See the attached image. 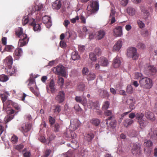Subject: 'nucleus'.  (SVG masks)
Returning a JSON list of instances; mask_svg holds the SVG:
<instances>
[{"mask_svg": "<svg viewBox=\"0 0 157 157\" xmlns=\"http://www.w3.org/2000/svg\"><path fill=\"white\" fill-rule=\"evenodd\" d=\"M140 86L144 88L149 89L152 86V81L147 77L142 78L139 81Z\"/></svg>", "mask_w": 157, "mask_h": 157, "instance_id": "obj_1", "label": "nucleus"}, {"mask_svg": "<svg viewBox=\"0 0 157 157\" xmlns=\"http://www.w3.org/2000/svg\"><path fill=\"white\" fill-rule=\"evenodd\" d=\"M98 2L96 1H93L91 2L90 5L87 7V13L90 14L97 11L98 9Z\"/></svg>", "mask_w": 157, "mask_h": 157, "instance_id": "obj_2", "label": "nucleus"}, {"mask_svg": "<svg viewBox=\"0 0 157 157\" xmlns=\"http://www.w3.org/2000/svg\"><path fill=\"white\" fill-rule=\"evenodd\" d=\"M127 55L129 57H132L133 59H136L138 58L136 49L135 48L132 47L128 48L127 50Z\"/></svg>", "mask_w": 157, "mask_h": 157, "instance_id": "obj_3", "label": "nucleus"}, {"mask_svg": "<svg viewBox=\"0 0 157 157\" xmlns=\"http://www.w3.org/2000/svg\"><path fill=\"white\" fill-rule=\"evenodd\" d=\"M54 70H55V72L57 74L63 76H65L66 75L65 68L61 65L57 66L54 68Z\"/></svg>", "mask_w": 157, "mask_h": 157, "instance_id": "obj_4", "label": "nucleus"}, {"mask_svg": "<svg viewBox=\"0 0 157 157\" xmlns=\"http://www.w3.org/2000/svg\"><path fill=\"white\" fill-rule=\"evenodd\" d=\"M140 9L142 13V17L145 20H147L149 16V12L144 6H141Z\"/></svg>", "mask_w": 157, "mask_h": 157, "instance_id": "obj_5", "label": "nucleus"}, {"mask_svg": "<svg viewBox=\"0 0 157 157\" xmlns=\"http://www.w3.org/2000/svg\"><path fill=\"white\" fill-rule=\"evenodd\" d=\"M100 50L98 48H96L94 52H91L89 55V58L93 62H95L97 60L96 56L99 54Z\"/></svg>", "mask_w": 157, "mask_h": 157, "instance_id": "obj_6", "label": "nucleus"}, {"mask_svg": "<svg viewBox=\"0 0 157 157\" xmlns=\"http://www.w3.org/2000/svg\"><path fill=\"white\" fill-rule=\"evenodd\" d=\"M3 63L5 64L6 66L10 69L13 64V59L12 57L10 56L7 57L3 60Z\"/></svg>", "mask_w": 157, "mask_h": 157, "instance_id": "obj_7", "label": "nucleus"}, {"mask_svg": "<svg viewBox=\"0 0 157 157\" xmlns=\"http://www.w3.org/2000/svg\"><path fill=\"white\" fill-rule=\"evenodd\" d=\"M123 34L121 27L117 26L114 29L113 34L115 36L120 37Z\"/></svg>", "mask_w": 157, "mask_h": 157, "instance_id": "obj_8", "label": "nucleus"}, {"mask_svg": "<svg viewBox=\"0 0 157 157\" xmlns=\"http://www.w3.org/2000/svg\"><path fill=\"white\" fill-rule=\"evenodd\" d=\"M123 45V43L121 40H118L113 46L112 50L115 52H118L121 48Z\"/></svg>", "mask_w": 157, "mask_h": 157, "instance_id": "obj_9", "label": "nucleus"}, {"mask_svg": "<svg viewBox=\"0 0 157 157\" xmlns=\"http://www.w3.org/2000/svg\"><path fill=\"white\" fill-rule=\"evenodd\" d=\"M79 123L77 120H71V124L69 127L70 130L74 131L79 126Z\"/></svg>", "mask_w": 157, "mask_h": 157, "instance_id": "obj_10", "label": "nucleus"}, {"mask_svg": "<svg viewBox=\"0 0 157 157\" xmlns=\"http://www.w3.org/2000/svg\"><path fill=\"white\" fill-rule=\"evenodd\" d=\"M28 39L27 37V35H24L20 38L18 42V45L22 47L25 45L28 42Z\"/></svg>", "mask_w": 157, "mask_h": 157, "instance_id": "obj_11", "label": "nucleus"}, {"mask_svg": "<svg viewBox=\"0 0 157 157\" xmlns=\"http://www.w3.org/2000/svg\"><path fill=\"white\" fill-rule=\"evenodd\" d=\"M65 94L63 91H60L56 98V100L59 103L62 102L64 100Z\"/></svg>", "mask_w": 157, "mask_h": 157, "instance_id": "obj_12", "label": "nucleus"}, {"mask_svg": "<svg viewBox=\"0 0 157 157\" xmlns=\"http://www.w3.org/2000/svg\"><path fill=\"white\" fill-rule=\"evenodd\" d=\"M98 106V104L97 102H93L91 101H89L87 103H86V107L89 108H97L98 109L99 108Z\"/></svg>", "mask_w": 157, "mask_h": 157, "instance_id": "obj_13", "label": "nucleus"}, {"mask_svg": "<svg viewBox=\"0 0 157 157\" xmlns=\"http://www.w3.org/2000/svg\"><path fill=\"white\" fill-rule=\"evenodd\" d=\"M98 62L101 66H107L109 64V62L107 59L104 57H101L98 59Z\"/></svg>", "mask_w": 157, "mask_h": 157, "instance_id": "obj_14", "label": "nucleus"}, {"mask_svg": "<svg viewBox=\"0 0 157 157\" xmlns=\"http://www.w3.org/2000/svg\"><path fill=\"white\" fill-rule=\"evenodd\" d=\"M75 99L77 102L81 103L84 107H86L87 101L86 98H82L80 96H76Z\"/></svg>", "mask_w": 157, "mask_h": 157, "instance_id": "obj_15", "label": "nucleus"}, {"mask_svg": "<svg viewBox=\"0 0 157 157\" xmlns=\"http://www.w3.org/2000/svg\"><path fill=\"white\" fill-rule=\"evenodd\" d=\"M43 23L46 25L47 28H49L52 25L50 18L47 16H44L42 18Z\"/></svg>", "mask_w": 157, "mask_h": 157, "instance_id": "obj_16", "label": "nucleus"}, {"mask_svg": "<svg viewBox=\"0 0 157 157\" xmlns=\"http://www.w3.org/2000/svg\"><path fill=\"white\" fill-rule=\"evenodd\" d=\"M34 19L32 18L29 19V17L27 15L25 16L22 19V23L24 25H25L27 23L29 22L30 25H33Z\"/></svg>", "mask_w": 157, "mask_h": 157, "instance_id": "obj_17", "label": "nucleus"}, {"mask_svg": "<svg viewBox=\"0 0 157 157\" xmlns=\"http://www.w3.org/2000/svg\"><path fill=\"white\" fill-rule=\"evenodd\" d=\"M146 71L151 75H155L157 72L156 68L153 66H148L146 68Z\"/></svg>", "mask_w": 157, "mask_h": 157, "instance_id": "obj_18", "label": "nucleus"}, {"mask_svg": "<svg viewBox=\"0 0 157 157\" xmlns=\"http://www.w3.org/2000/svg\"><path fill=\"white\" fill-rule=\"evenodd\" d=\"M149 134L151 138L157 140V128H151L149 131Z\"/></svg>", "mask_w": 157, "mask_h": 157, "instance_id": "obj_19", "label": "nucleus"}, {"mask_svg": "<svg viewBox=\"0 0 157 157\" xmlns=\"http://www.w3.org/2000/svg\"><path fill=\"white\" fill-rule=\"evenodd\" d=\"M145 116L148 119L152 121H154L155 119L154 114L151 111H146L145 113Z\"/></svg>", "mask_w": 157, "mask_h": 157, "instance_id": "obj_20", "label": "nucleus"}, {"mask_svg": "<svg viewBox=\"0 0 157 157\" xmlns=\"http://www.w3.org/2000/svg\"><path fill=\"white\" fill-rule=\"evenodd\" d=\"M121 64L119 58L118 57H116L113 60V65L114 68H117Z\"/></svg>", "mask_w": 157, "mask_h": 157, "instance_id": "obj_21", "label": "nucleus"}, {"mask_svg": "<svg viewBox=\"0 0 157 157\" xmlns=\"http://www.w3.org/2000/svg\"><path fill=\"white\" fill-rule=\"evenodd\" d=\"M126 11L127 13L131 16L135 15L136 12V9L132 6L128 7L126 9Z\"/></svg>", "mask_w": 157, "mask_h": 157, "instance_id": "obj_22", "label": "nucleus"}, {"mask_svg": "<svg viewBox=\"0 0 157 157\" xmlns=\"http://www.w3.org/2000/svg\"><path fill=\"white\" fill-rule=\"evenodd\" d=\"M61 4L59 0H57L54 2L52 5L53 9H59L61 7Z\"/></svg>", "mask_w": 157, "mask_h": 157, "instance_id": "obj_23", "label": "nucleus"}, {"mask_svg": "<svg viewBox=\"0 0 157 157\" xmlns=\"http://www.w3.org/2000/svg\"><path fill=\"white\" fill-rule=\"evenodd\" d=\"M132 153L133 154H138L140 153L141 152L140 147L139 146L136 144H135L133 147Z\"/></svg>", "mask_w": 157, "mask_h": 157, "instance_id": "obj_24", "label": "nucleus"}, {"mask_svg": "<svg viewBox=\"0 0 157 157\" xmlns=\"http://www.w3.org/2000/svg\"><path fill=\"white\" fill-rule=\"evenodd\" d=\"M115 14V11L112 8L111 9V12L110 15V18L111 20L110 24H112L115 21V19L114 17Z\"/></svg>", "mask_w": 157, "mask_h": 157, "instance_id": "obj_25", "label": "nucleus"}, {"mask_svg": "<svg viewBox=\"0 0 157 157\" xmlns=\"http://www.w3.org/2000/svg\"><path fill=\"white\" fill-rule=\"evenodd\" d=\"M105 32L103 30H100L98 32L96 38L97 39L100 40L102 39L105 35Z\"/></svg>", "mask_w": 157, "mask_h": 157, "instance_id": "obj_26", "label": "nucleus"}, {"mask_svg": "<svg viewBox=\"0 0 157 157\" xmlns=\"http://www.w3.org/2000/svg\"><path fill=\"white\" fill-rule=\"evenodd\" d=\"M96 77L95 74L93 72L89 73L87 75L86 78L89 81H91L94 80Z\"/></svg>", "mask_w": 157, "mask_h": 157, "instance_id": "obj_27", "label": "nucleus"}, {"mask_svg": "<svg viewBox=\"0 0 157 157\" xmlns=\"http://www.w3.org/2000/svg\"><path fill=\"white\" fill-rule=\"evenodd\" d=\"M94 135L92 133L87 134L85 136V139L88 141H90L94 137Z\"/></svg>", "mask_w": 157, "mask_h": 157, "instance_id": "obj_28", "label": "nucleus"}, {"mask_svg": "<svg viewBox=\"0 0 157 157\" xmlns=\"http://www.w3.org/2000/svg\"><path fill=\"white\" fill-rule=\"evenodd\" d=\"M16 34L18 37H20V38H21L22 36L24 35H26V34H23V29L22 28H18L16 32Z\"/></svg>", "mask_w": 157, "mask_h": 157, "instance_id": "obj_29", "label": "nucleus"}, {"mask_svg": "<svg viewBox=\"0 0 157 157\" xmlns=\"http://www.w3.org/2000/svg\"><path fill=\"white\" fill-rule=\"evenodd\" d=\"M133 122V120L129 119H127L125 120L124 125V126L127 127L128 126L131 125Z\"/></svg>", "mask_w": 157, "mask_h": 157, "instance_id": "obj_30", "label": "nucleus"}, {"mask_svg": "<svg viewBox=\"0 0 157 157\" xmlns=\"http://www.w3.org/2000/svg\"><path fill=\"white\" fill-rule=\"evenodd\" d=\"M79 58L80 56L77 52L74 51L72 52L71 58L73 60H76L79 59Z\"/></svg>", "mask_w": 157, "mask_h": 157, "instance_id": "obj_31", "label": "nucleus"}, {"mask_svg": "<svg viewBox=\"0 0 157 157\" xmlns=\"http://www.w3.org/2000/svg\"><path fill=\"white\" fill-rule=\"evenodd\" d=\"M141 128L144 127L147 124L148 122L146 120H144L143 119L138 122Z\"/></svg>", "mask_w": 157, "mask_h": 157, "instance_id": "obj_32", "label": "nucleus"}, {"mask_svg": "<svg viewBox=\"0 0 157 157\" xmlns=\"http://www.w3.org/2000/svg\"><path fill=\"white\" fill-rule=\"evenodd\" d=\"M144 114L142 113H138L136 114V118L138 120V122L143 119Z\"/></svg>", "mask_w": 157, "mask_h": 157, "instance_id": "obj_33", "label": "nucleus"}, {"mask_svg": "<svg viewBox=\"0 0 157 157\" xmlns=\"http://www.w3.org/2000/svg\"><path fill=\"white\" fill-rule=\"evenodd\" d=\"M22 128V130L24 132H27L30 129L31 126L29 124H25V125H23Z\"/></svg>", "mask_w": 157, "mask_h": 157, "instance_id": "obj_34", "label": "nucleus"}, {"mask_svg": "<svg viewBox=\"0 0 157 157\" xmlns=\"http://www.w3.org/2000/svg\"><path fill=\"white\" fill-rule=\"evenodd\" d=\"M75 33L74 31L69 30L66 32L65 34L66 37V38L68 39L71 37Z\"/></svg>", "mask_w": 157, "mask_h": 157, "instance_id": "obj_35", "label": "nucleus"}, {"mask_svg": "<svg viewBox=\"0 0 157 157\" xmlns=\"http://www.w3.org/2000/svg\"><path fill=\"white\" fill-rule=\"evenodd\" d=\"M33 25H31L33 26V29L34 31H40V25L39 24H36L35 21L34 20Z\"/></svg>", "mask_w": 157, "mask_h": 157, "instance_id": "obj_36", "label": "nucleus"}, {"mask_svg": "<svg viewBox=\"0 0 157 157\" xmlns=\"http://www.w3.org/2000/svg\"><path fill=\"white\" fill-rule=\"evenodd\" d=\"M57 83L60 86V88H62L64 84V80L63 78L61 77H59L57 81Z\"/></svg>", "mask_w": 157, "mask_h": 157, "instance_id": "obj_37", "label": "nucleus"}, {"mask_svg": "<svg viewBox=\"0 0 157 157\" xmlns=\"http://www.w3.org/2000/svg\"><path fill=\"white\" fill-rule=\"evenodd\" d=\"M153 143L152 141L150 140H145L144 142V145L145 146L150 147L152 146Z\"/></svg>", "mask_w": 157, "mask_h": 157, "instance_id": "obj_38", "label": "nucleus"}, {"mask_svg": "<svg viewBox=\"0 0 157 157\" xmlns=\"http://www.w3.org/2000/svg\"><path fill=\"white\" fill-rule=\"evenodd\" d=\"M9 95V94L7 92L3 94H1V96L3 102L6 100Z\"/></svg>", "mask_w": 157, "mask_h": 157, "instance_id": "obj_39", "label": "nucleus"}, {"mask_svg": "<svg viewBox=\"0 0 157 157\" xmlns=\"http://www.w3.org/2000/svg\"><path fill=\"white\" fill-rule=\"evenodd\" d=\"M61 107L60 106L57 105L55 106V109H54L55 114H58L60 111Z\"/></svg>", "mask_w": 157, "mask_h": 157, "instance_id": "obj_40", "label": "nucleus"}, {"mask_svg": "<svg viewBox=\"0 0 157 157\" xmlns=\"http://www.w3.org/2000/svg\"><path fill=\"white\" fill-rule=\"evenodd\" d=\"M22 51L21 49L17 48L15 50L14 52V55L15 56H19L21 55Z\"/></svg>", "mask_w": 157, "mask_h": 157, "instance_id": "obj_41", "label": "nucleus"}, {"mask_svg": "<svg viewBox=\"0 0 157 157\" xmlns=\"http://www.w3.org/2000/svg\"><path fill=\"white\" fill-rule=\"evenodd\" d=\"M9 79L8 76L6 75H2L0 76V81L4 82L7 81Z\"/></svg>", "mask_w": 157, "mask_h": 157, "instance_id": "obj_42", "label": "nucleus"}, {"mask_svg": "<svg viewBox=\"0 0 157 157\" xmlns=\"http://www.w3.org/2000/svg\"><path fill=\"white\" fill-rule=\"evenodd\" d=\"M126 91L128 93L130 94H132L133 92V88L131 86L129 85L127 86Z\"/></svg>", "mask_w": 157, "mask_h": 157, "instance_id": "obj_43", "label": "nucleus"}, {"mask_svg": "<svg viewBox=\"0 0 157 157\" xmlns=\"http://www.w3.org/2000/svg\"><path fill=\"white\" fill-rule=\"evenodd\" d=\"M100 122V121L98 119H94L91 121V122L95 126H98Z\"/></svg>", "mask_w": 157, "mask_h": 157, "instance_id": "obj_44", "label": "nucleus"}, {"mask_svg": "<svg viewBox=\"0 0 157 157\" xmlns=\"http://www.w3.org/2000/svg\"><path fill=\"white\" fill-rule=\"evenodd\" d=\"M17 140L18 138L15 135H13L11 138V141L13 144H16L17 142Z\"/></svg>", "mask_w": 157, "mask_h": 157, "instance_id": "obj_45", "label": "nucleus"}, {"mask_svg": "<svg viewBox=\"0 0 157 157\" xmlns=\"http://www.w3.org/2000/svg\"><path fill=\"white\" fill-rule=\"evenodd\" d=\"M109 104L108 101H105L103 105L102 109L103 110H106L107 109L109 106Z\"/></svg>", "mask_w": 157, "mask_h": 157, "instance_id": "obj_46", "label": "nucleus"}, {"mask_svg": "<svg viewBox=\"0 0 157 157\" xmlns=\"http://www.w3.org/2000/svg\"><path fill=\"white\" fill-rule=\"evenodd\" d=\"M28 86H36L35 82L33 79H31L30 80Z\"/></svg>", "mask_w": 157, "mask_h": 157, "instance_id": "obj_47", "label": "nucleus"}, {"mask_svg": "<svg viewBox=\"0 0 157 157\" xmlns=\"http://www.w3.org/2000/svg\"><path fill=\"white\" fill-rule=\"evenodd\" d=\"M82 73L84 75H87L89 72L88 69L86 67L83 68L82 71Z\"/></svg>", "mask_w": 157, "mask_h": 157, "instance_id": "obj_48", "label": "nucleus"}, {"mask_svg": "<svg viewBox=\"0 0 157 157\" xmlns=\"http://www.w3.org/2000/svg\"><path fill=\"white\" fill-rule=\"evenodd\" d=\"M24 147L23 145L22 144H20L19 145H15L14 146V148L18 151H19L21 149Z\"/></svg>", "mask_w": 157, "mask_h": 157, "instance_id": "obj_49", "label": "nucleus"}, {"mask_svg": "<svg viewBox=\"0 0 157 157\" xmlns=\"http://www.w3.org/2000/svg\"><path fill=\"white\" fill-rule=\"evenodd\" d=\"M84 85L83 83H81L78 86L77 89L79 90L82 91L84 90Z\"/></svg>", "mask_w": 157, "mask_h": 157, "instance_id": "obj_50", "label": "nucleus"}, {"mask_svg": "<svg viewBox=\"0 0 157 157\" xmlns=\"http://www.w3.org/2000/svg\"><path fill=\"white\" fill-rule=\"evenodd\" d=\"M33 87L34 86H30V89L31 91L36 96H39V94L38 92L34 90V88H33ZM34 87H35V86Z\"/></svg>", "mask_w": 157, "mask_h": 157, "instance_id": "obj_51", "label": "nucleus"}, {"mask_svg": "<svg viewBox=\"0 0 157 157\" xmlns=\"http://www.w3.org/2000/svg\"><path fill=\"white\" fill-rule=\"evenodd\" d=\"M137 23L140 28H142L144 26V24L142 21L138 20L137 21Z\"/></svg>", "mask_w": 157, "mask_h": 157, "instance_id": "obj_52", "label": "nucleus"}, {"mask_svg": "<svg viewBox=\"0 0 157 157\" xmlns=\"http://www.w3.org/2000/svg\"><path fill=\"white\" fill-rule=\"evenodd\" d=\"M142 76V75L141 73L139 72H136L135 74L134 78L135 79H138L140 78H141Z\"/></svg>", "mask_w": 157, "mask_h": 157, "instance_id": "obj_53", "label": "nucleus"}, {"mask_svg": "<svg viewBox=\"0 0 157 157\" xmlns=\"http://www.w3.org/2000/svg\"><path fill=\"white\" fill-rule=\"evenodd\" d=\"M138 47L140 48L143 49L145 48V45L144 44L142 43H139L137 45Z\"/></svg>", "mask_w": 157, "mask_h": 157, "instance_id": "obj_54", "label": "nucleus"}, {"mask_svg": "<svg viewBox=\"0 0 157 157\" xmlns=\"http://www.w3.org/2000/svg\"><path fill=\"white\" fill-rule=\"evenodd\" d=\"M60 126L59 124L56 123L54 125V131L55 132H58L59 131Z\"/></svg>", "mask_w": 157, "mask_h": 157, "instance_id": "obj_55", "label": "nucleus"}, {"mask_svg": "<svg viewBox=\"0 0 157 157\" xmlns=\"http://www.w3.org/2000/svg\"><path fill=\"white\" fill-rule=\"evenodd\" d=\"M129 0H122L121 2V4L123 6H126L128 3Z\"/></svg>", "mask_w": 157, "mask_h": 157, "instance_id": "obj_56", "label": "nucleus"}, {"mask_svg": "<svg viewBox=\"0 0 157 157\" xmlns=\"http://www.w3.org/2000/svg\"><path fill=\"white\" fill-rule=\"evenodd\" d=\"M78 48L79 51L81 52H83L85 49V46L82 45H79Z\"/></svg>", "mask_w": 157, "mask_h": 157, "instance_id": "obj_57", "label": "nucleus"}, {"mask_svg": "<svg viewBox=\"0 0 157 157\" xmlns=\"http://www.w3.org/2000/svg\"><path fill=\"white\" fill-rule=\"evenodd\" d=\"M116 121L115 120H112L110 123V126L112 127H115L116 126Z\"/></svg>", "mask_w": 157, "mask_h": 157, "instance_id": "obj_58", "label": "nucleus"}, {"mask_svg": "<svg viewBox=\"0 0 157 157\" xmlns=\"http://www.w3.org/2000/svg\"><path fill=\"white\" fill-rule=\"evenodd\" d=\"M60 47L62 48H65L66 46V43L63 40H61L60 43Z\"/></svg>", "mask_w": 157, "mask_h": 157, "instance_id": "obj_59", "label": "nucleus"}, {"mask_svg": "<svg viewBox=\"0 0 157 157\" xmlns=\"http://www.w3.org/2000/svg\"><path fill=\"white\" fill-rule=\"evenodd\" d=\"M13 106L17 110L20 111L21 110L20 106L16 103H14L13 104Z\"/></svg>", "mask_w": 157, "mask_h": 157, "instance_id": "obj_60", "label": "nucleus"}, {"mask_svg": "<svg viewBox=\"0 0 157 157\" xmlns=\"http://www.w3.org/2000/svg\"><path fill=\"white\" fill-rule=\"evenodd\" d=\"M79 18L78 17V16H77L75 18L71 19V21L72 23H75L78 20Z\"/></svg>", "mask_w": 157, "mask_h": 157, "instance_id": "obj_61", "label": "nucleus"}, {"mask_svg": "<svg viewBox=\"0 0 157 157\" xmlns=\"http://www.w3.org/2000/svg\"><path fill=\"white\" fill-rule=\"evenodd\" d=\"M112 114V112L110 110H107L105 111L104 113V115L105 116H110Z\"/></svg>", "mask_w": 157, "mask_h": 157, "instance_id": "obj_62", "label": "nucleus"}, {"mask_svg": "<svg viewBox=\"0 0 157 157\" xmlns=\"http://www.w3.org/2000/svg\"><path fill=\"white\" fill-rule=\"evenodd\" d=\"M24 157H30V153L29 151H27L23 153Z\"/></svg>", "mask_w": 157, "mask_h": 157, "instance_id": "obj_63", "label": "nucleus"}, {"mask_svg": "<svg viewBox=\"0 0 157 157\" xmlns=\"http://www.w3.org/2000/svg\"><path fill=\"white\" fill-rule=\"evenodd\" d=\"M51 152V151L50 150H47L45 152L44 157H48L49 155Z\"/></svg>", "mask_w": 157, "mask_h": 157, "instance_id": "obj_64", "label": "nucleus"}]
</instances>
